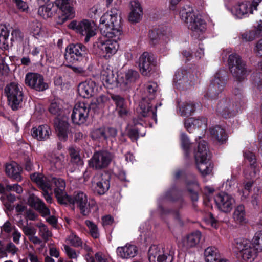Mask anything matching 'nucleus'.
<instances>
[{"label": "nucleus", "mask_w": 262, "mask_h": 262, "mask_svg": "<svg viewBox=\"0 0 262 262\" xmlns=\"http://www.w3.org/2000/svg\"><path fill=\"white\" fill-rule=\"evenodd\" d=\"M198 77L195 71L191 69L178 70L173 82L175 88L180 91L192 90L196 83Z\"/></svg>", "instance_id": "6e6552de"}, {"label": "nucleus", "mask_w": 262, "mask_h": 262, "mask_svg": "<svg viewBox=\"0 0 262 262\" xmlns=\"http://www.w3.org/2000/svg\"><path fill=\"white\" fill-rule=\"evenodd\" d=\"M181 142L182 148L184 151L186 156H187L190 146V142L187 136L184 133H182L181 135Z\"/></svg>", "instance_id": "680f3d73"}, {"label": "nucleus", "mask_w": 262, "mask_h": 262, "mask_svg": "<svg viewBox=\"0 0 262 262\" xmlns=\"http://www.w3.org/2000/svg\"><path fill=\"white\" fill-rule=\"evenodd\" d=\"M51 188L54 186V191L56 198L60 203H65L67 200L68 195L65 191L66 182L61 178H52L50 179Z\"/></svg>", "instance_id": "b1692460"}, {"label": "nucleus", "mask_w": 262, "mask_h": 262, "mask_svg": "<svg viewBox=\"0 0 262 262\" xmlns=\"http://www.w3.org/2000/svg\"><path fill=\"white\" fill-rule=\"evenodd\" d=\"M155 63V58L152 54L144 52L139 58V66L142 74L149 76L156 69Z\"/></svg>", "instance_id": "aec40b11"}, {"label": "nucleus", "mask_w": 262, "mask_h": 262, "mask_svg": "<svg viewBox=\"0 0 262 262\" xmlns=\"http://www.w3.org/2000/svg\"><path fill=\"white\" fill-rule=\"evenodd\" d=\"M195 103L191 101H186L179 106V113L181 116L188 117L191 116L195 111Z\"/></svg>", "instance_id": "ea45409f"}, {"label": "nucleus", "mask_w": 262, "mask_h": 262, "mask_svg": "<svg viewBox=\"0 0 262 262\" xmlns=\"http://www.w3.org/2000/svg\"><path fill=\"white\" fill-rule=\"evenodd\" d=\"M228 65L231 73L239 81L244 80L250 72L246 68L245 62L237 54H233L229 56Z\"/></svg>", "instance_id": "f8f14e48"}, {"label": "nucleus", "mask_w": 262, "mask_h": 262, "mask_svg": "<svg viewBox=\"0 0 262 262\" xmlns=\"http://www.w3.org/2000/svg\"><path fill=\"white\" fill-rule=\"evenodd\" d=\"M9 32L4 26H0V48L6 49L8 47Z\"/></svg>", "instance_id": "49530a36"}, {"label": "nucleus", "mask_w": 262, "mask_h": 262, "mask_svg": "<svg viewBox=\"0 0 262 262\" xmlns=\"http://www.w3.org/2000/svg\"><path fill=\"white\" fill-rule=\"evenodd\" d=\"M233 218L236 223L240 225L248 222L245 206L243 205H239L235 208L233 213Z\"/></svg>", "instance_id": "58836bf2"}, {"label": "nucleus", "mask_w": 262, "mask_h": 262, "mask_svg": "<svg viewBox=\"0 0 262 262\" xmlns=\"http://www.w3.org/2000/svg\"><path fill=\"white\" fill-rule=\"evenodd\" d=\"M85 224L89 228L91 236L94 238H98L100 234L97 226L90 220H86Z\"/></svg>", "instance_id": "603ef678"}, {"label": "nucleus", "mask_w": 262, "mask_h": 262, "mask_svg": "<svg viewBox=\"0 0 262 262\" xmlns=\"http://www.w3.org/2000/svg\"><path fill=\"white\" fill-rule=\"evenodd\" d=\"M56 10L53 8V4H48L40 6L38 8V14L44 19L53 16Z\"/></svg>", "instance_id": "a19ab883"}, {"label": "nucleus", "mask_w": 262, "mask_h": 262, "mask_svg": "<svg viewBox=\"0 0 262 262\" xmlns=\"http://www.w3.org/2000/svg\"><path fill=\"white\" fill-rule=\"evenodd\" d=\"M109 98L105 95H100L92 100L91 104L96 108H101L104 107L108 102Z\"/></svg>", "instance_id": "8fccbe9b"}, {"label": "nucleus", "mask_w": 262, "mask_h": 262, "mask_svg": "<svg viewBox=\"0 0 262 262\" xmlns=\"http://www.w3.org/2000/svg\"><path fill=\"white\" fill-rule=\"evenodd\" d=\"M112 159V155L107 151H97L89 160V163L90 166L99 169L107 167Z\"/></svg>", "instance_id": "a211bd4d"}, {"label": "nucleus", "mask_w": 262, "mask_h": 262, "mask_svg": "<svg viewBox=\"0 0 262 262\" xmlns=\"http://www.w3.org/2000/svg\"><path fill=\"white\" fill-rule=\"evenodd\" d=\"M138 73L133 69L128 70L125 73L124 77H122V79H119V83L127 85L132 82H134L138 78Z\"/></svg>", "instance_id": "c03bdc74"}, {"label": "nucleus", "mask_w": 262, "mask_h": 262, "mask_svg": "<svg viewBox=\"0 0 262 262\" xmlns=\"http://www.w3.org/2000/svg\"><path fill=\"white\" fill-rule=\"evenodd\" d=\"M64 250L66 254L71 259H77L79 255V252H76L75 250L70 247L68 245L64 246Z\"/></svg>", "instance_id": "774afa93"}, {"label": "nucleus", "mask_w": 262, "mask_h": 262, "mask_svg": "<svg viewBox=\"0 0 262 262\" xmlns=\"http://www.w3.org/2000/svg\"><path fill=\"white\" fill-rule=\"evenodd\" d=\"M244 156L250 162V164L244 171L245 180L238 186L237 191L242 199H246L248 196L253 185L256 183L257 180L254 182L253 179L259 172V170L257 169L255 156L253 152L245 151Z\"/></svg>", "instance_id": "f03ea898"}, {"label": "nucleus", "mask_w": 262, "mask_h": 262, "mask_svg": "<svg viewBox=\"0 0 262 262\" xmlns=\"http://www.w3.org/2000/svg\"><path fill=\"white\" fill-rule=\"evenodd\" d=\"M86 48L83 45L78 43L69 45L66 50L64 55L66 61L69 63H74L80 60L86 54Z\"/></svg>", "instance_id": "6ab92c4d"}, {"label": "nucleus", "mask_w": 262, "mask_h": 262, "mask_svg": "<svg viewBox=\"0 0 262 262\" xmlns=\"http://www.w3.org/2000/svg\"><path fill=\"white\" fill-rule=\"evenodd\" d=\"M37 227L39 228V235L44 240H48L49 238L52 236V233L47 227L42 223L38 224Z\"/></svg>", "instance_id": "052dcab7"}, {"label": "nucleus", "mask_w": 262, "mask_h": 262, "mask_svg": "<svg viewBox=\"0 0 262 262\" xmlns=\"http://www.w3.org/2000/svg\"><path fill=\"white\" fill-rule=\"evenodd\" d=\"M100 30L104 37L121 36L122 30L120 26L119 11L116 8L104 13L100 19Z\"/></svg>", "instance_id": "f257e3e1"}, {"label": "nucleus", "mask_w": 262, "mask_h": 262, "mask_svg": "<svg viewBox=\"0 0 262 262\" xmlns=\"http://www.w3.org/2000/svg\"><path fill=\"white\" fill-rule=\"evenodd\" d=\"M69 152L71 156L72 162L77 164H81L82 161L78 149L73 147H70L69 148Z\"/></svg>", "instance_id": "4d7b16f0"}, {"label": "nucleus", "mask_w": 262, "mask_h": 262, "mask_svg": "<svg viewBox=\"0 0 262 262\" xmlns=\"http://www.w3.org/2000/svg\"><path fill=\"white\" fill-rule=\"evenodd\" d=\"M158 88L157 83L155 82H149L146 86V92L148 94L147 100L150 101L155 98V93Z\"/></svg>", "instance_id": "864d4df0"}, {"label": "nucleus", "mask_w": 262, "mask_h": 262, "mask_svg": "<svg viewBox=\"0 0 262 262\" xmlns=\"http://www.w3.org/2000/svg\"><path fill=\"white\" fill-rule=\"evenodd\" d=\"M216 112L224 118L230 117L234 115L238 110H231V103L229 100H222L218 103Z\"/></svg>", "instance_id": "e433bc0d"}, {"label": "nucleus", "mask_w": 262, "mask_h": 262, "mask_svg": "<svg viewBox=\"0 0 262 262\" xmlns=\"http://www.w3.org/2000/svg\"><path fill=\"white\" fill-rule=\"evenodd\" d=\"M61 100L59 99H55L51 103L49 111L54 115H59L61 114L62 111V106L61 104Z\"/></svg>", "instance_id": "de8ad7c7"}, {"label": "nucleus", "mask_w": 262, "mask_h": 262, "mask_svg": "<svg viewBox=\"0 0 262 262\" xmlns=\"http://www.w3.org/2000/svg\"><path fill=\"white\" fill-rule=\"evenodd\" d=\"M70 125L66 120H56L55 122V130L60 140L65 141L67 140L70 133Z\"/></svg>", "instance_id": "473e14b6"}, {"label": "nucleus", "mask_w": 262, "mask_h": 262, "mask_svg": "<svg viewBox=\"0 0 262 262\" xmlns=\"http://www.w3.org/2000/svg\"><path fill=\"white\" fill-rule=\"evenodd\" d=\"M107 39L100 38L98 40L94 46L98 49V52L105 58H109L114 55L118 51L119 45L118 41L120 36L106 37Z\"/></svg>", "instance_id": "9d476101"}, {"label": "nucleus", "mask_w": 262, "mask_h": 262, "mask_svg": "<svg viewBox=\"0 0 262 262\" xmlns=\"http://www.w3.org/2000/svg\"><path fill=\"white\" fill-rule=\"evenodd\" d=\"M25 81L27 85L37 91H43L48 88V84L44 81L43 77L38 73H27Z\"/></svg>", "instance_id": "4be33fe9"}, {"label": "nucleus", "mask_w": 262, "mask_h": 262, "mask_svg": "<svg viewBox=\"0 0 262 262\" xmlns=\"http://www.w3.org/2000/svg\"><path fill=\"white\" fill-rule=\"evenodd\" d=\"M90 110L89 105L84 102L76 103L71 114L73 123L79 125L84 124L88 118Z\"/></svg>", "instance_id": "dca6fc26"}, {"label": "nucleus", "mask_w": 262, "mask_h": 262, "mask_svg": "<svg viewBox=\"0 0 262 262\" xmlns=\"http://www.w3.org/2000/svg\"><path fill=\"white\" fill-rule=\"evenodd\" d=\"M254 11H259L262 15V0L242 2L232 8V13L236 17L242 18L253 14Z\"/></svg>", "instance_id": "1a4fd4ad"}, {"label": "nucleus", "mask_w": 262, "mask_h": 262, "mask_svg": "<svg viewBox=\"0 0 262 262\" xmlns=\"http://www.w3.org/2000/svg\"><path fill=\"white\" fill-rule=\"evenodd\" d=\"M66 241L68 243L74 247H79L82 246V244L81 239L73 233H71L67 237Z\"/></svg>", "instance_id": "13d9d810"}, {"label": "nucleus", "mask_w": 262, "mask_h": 262, "mask_svg": "<svg viewBox=\"0 0 262 262\" xmlns=\"http://www.w3.org/2000/svg\"><path fill=\"white\" fill-rule=\"evenodd\" d=\"M202 238V234L199 231H195L187 234L182 238L183 246L187 249L197 247Z\"/></svg>", "instance_id": "c85d7f7f"}, {"label": "nucleus", "mask_w": 262, "mask_h": 262, "mask_svg": "<svg viewBox=\"0 0 262 262\" xmlns=\"http://www.w3.org/2000/svg\"><path fill=\"white\" fill-rule=\"evenodd\" d=\"M68 27L76 33L85 36V42H88L90 38L96 34V26L94 21L89 19H83L79 21L73 20Z\"/></svg>", "instance_id": "9b49d317"}, {"label": "nucleus", "mask_w": 262, "mask_h": 262, "mask_svg": "<svg viewBox=\"0 0 262 262\" xmlns=\"http://www.w3.org/2000/svg\"><path fill=\"white\" fill-rule=\"evenodd\" d=\"M130 13L128 19L132 23H137L142 18L143 11L139 1L134 0L130 2Z\"/></svg>", "instance_id": "7c9ffc66"}, {"label": "nucleus", "mask_w": 262, "mask_h": 262, "mask_svg": "<svg viewBox=\"0 0 262 262\" xmlns=\"http://www.w3.org/2000/svg\"><path fill=\"white\" fill-rule=\"evenodd\" d=\"M194 158L197 168L203 176L210 174L212 173L213 165L211 161L210 154L208 152L206 142L200 141Z\"/></svg>", "instance_id": "20e7f679"}, {"label": "nucleus", "mask_w": 262, "mask_h": 262, "mask_svg": "<svg viewBox=\"0 0 262 262\" xmlns=\"http://www.w3.org/2000/svg\"><path fill=\"white\" fill-rule=\"evenodd\" d=\"M17 8L21 12H28L29 9L28 4L23 0H12Z\"/></svg>", "instance_id": "e2e57ef3"}, {"label": "nucleus", "mask_w": 262, "mask_h": 262, "mask_svg": "<svg viewBox=\"0 0 262 262\" xmlns=\"http://www.w3.org/2000/svg\"><path fill=\"white\" fill-rule=\"evenodd\" d=\"M134 124H135L134 123ZM135 126L137 125L134 124ZM139 128L136 126L128 125L126 127V133L132 140H137L140 135L141 136L145 135V133H139Z\"/></svg>", "instance_id": "09e8293b"}, {"label": "nucleus", "mask_w": 262, "mask_h": 262, "mask_svg": "<svg viewBox=\"0 0 262 262\" xmlns=\"http://www.w3.org/2000/svg\"><path fill=\"white\" fill-rule=\"evenodd\" d=\"M110 176L107 173L96 174L92 181L94 190L100 195L105 194L110 187Z\"/></svg>", "instance_id": "412c9836"}, {"label": "nucleus", "mask_w": 262, "mask_h": 262, "mask_svg": "<svg viewBox=\"0 0 262 262\" xmlns=\"http://www.w3.org/2000/svg\"><path fill=\"white\" fill-rule=\"evenodd\" d=\"M210 134L213 141L217 144L225 143L227 139L225 130L220 126H215L210 128Z\"/></svg>", "instance_id": "f704fd0d"}, {"label": "nucleus", "mask_w": 262, "mask_h": 262, "mask_svg": "<svg viewBox=\"0 0 262 262\" xmlns=\"http://www.w3.org/2000/svg\"><path fill=\"white\" fill-rule=\"evenodd\" d=\"M236 184V180L235 178L232 177L230 179H227V181L224 183L223 185L226 191L231 192L235 189Z\"/></svg>", "instance_id": "69168bd1"}, {"label": "nucleus", "mask_w": 262, "mask_h": 262, "mask_svg": "<svg viewBox=\"0 0 262 262\" xmlns=\"http://www.w3.org/2000/svg\"><path fill=\"white\" fill-rule=\"evenodd\" d=\"M30 178L41 189L49 188L50 178L44 177L42 174L34 173L30 175Z\"/></svg>", "instance_id": "79ce46f5"}, {"label": "nucleus", "mask_w": 262, "mask_h": 262, "mask_svg": "<svg viewBox=\"0 0 262 262\" xmlns=\"http://www.w3.org/2000/svg\"><path fill=\"white\" fill-rule=\"evenodd\" d=\"M20 88L21 86L17 82H12L5 89L9 104L13 110L17 108L23 100V93Z\"/></svg>", "instance_id": "ddd939ff"}, {"label": "nucleus", "mask_w": 262, "mask_h": 262, "mask_svg": "<svg viewBox=\"0 0 262 262\" xmlns=\"http://www.w3.org/2000/svg\"><path fill=\"white\" fill-rule=\"evenodd\" d=\"M181 19L185 22L193 33V35L199 37L206 30V24L201 16L195 15L192 7L186 6L180 11Z\"/></svg>", "instance_id": "7ed1b4c3"}, {"label": "nucleus", "mask_w": 262, "mask_h": 262, "mask_svg": "<svg viewBox=\"0 0 262 262\" xmlns=\"http://www.w3.org/2000/svg\"><path fill=\"white\" fill-rule=\"evenodd\" d=\"M32 136L39 141L45 140L48 139L51 134L50 127L46 125H41L34 127L31 129Z\"/></svg>", "instance_id": "2f4dec72"}, {"label": "nucleus", "mask_w": 262, "mask_h": 262, "mask_svg": "<svg viewBox=\"0 0 262 262\" xmlns=\"http://www.w3.org/2000/svg\"><path fill=\"white\" fill-rule=\"evenodd\" d=\"M97 90L96 82L89 79L82 82L78 85V92L79 95L83 98H89L93 96Z\"/></svg>", "instance_id": "393cba45"}, {"label": "nucleus", "mask_w": 262, "mask_h": 262, "mask_svg": "<svg viewBox=\"0 0 262 262\" xmlns=\"http://www.w3.org/2000/svg\"><path fill=\"white\" fill-rule=\"evenodd\" d=\"M28 205L34 208L43 217L50 214V210L42 200L34 194H30L28 198Z\"/></svg>", "instance_id": "a878e982"}, {"label": "nucleus", "mask_w": 262, "mask_h": 262, "mask_svg": "<svg viewBox=\"0 0 262 262\" xmlns=\"http://www.w3.org/2000/svg\"><path fill=\"white\" fill-rule=\"evenodd\" d=\"M206 262H215L220 259L219 250L214 247H209L204 251Z\"/></svg>", "instance_id": "a18cd8bd"}, {"label": "nucleus", "mask_w": 262, "mask_h": 262, "mask_svg": "<svg viewBox=\"0 0 262 262\" xmlns=\"http://www.w3.org/2000/svg\"><path fill=\"white\" fill-rule=\"evenodd\" d=\"M224 73L225 72L223 71L215 74L209 85V91L205 96L208 99H216L217 95L223 91L225 84Z\"/></svg>", "instance_id": "2eb2a0df"}, {"label": "nucleus", "mask_w": 262, "mask_h": 262, "mask_svg": "<svg viewBox=\"0 0 262 262\" xmlns=\"http://www.w3.org/2000/svg\"><path fill=\"white\" fill-rule=\"evenodd\" d=\"M207 123V120L205 117H201L198 118H189L185 120L184 126L185 128L191 133L197 128H205Z\"/></svg>", "instance_id": "cd10ccee"}, {"label": "nucleus", "mask_w": 262, "mask_h": 262, "mask_svg": "<svg viewBox=\"0 0 262 262\" xmlns=\"http://www.w3.org/2000/svg\"><path fill=\"white\" fill-rule=\"evenodd\" d=\"M159 209L161 213V217L163 220L165 219V215H168L170 217H174L176 220L180 221V215L178 211L165 210L162 208H160Z\"/></svg>", "instance_id": "0e129e2a"}, {"label": "nucleus", "mask_w": 262, "mask_h": 262, "mask_svg": "<svg viewBox=\"0 0 262 262\" xmlns=\"http://www.w3.org/2000/svg\"><path fill=\"white\" fill-rule=\"evenodd\" d=\"M137 247L130 243L118 247L116 249L117 256L122 259H129L135 257L138 253Z\"/></svg>", "instance_id": "bb28decb"}, {"label": "nucleus", "mask_w": 262, "mask_h": 262, "mask_svg": "<svg viewBox=\"0 0 262 262\" xmlns=\"http://www.w3.org/2000/svg\"><path fill=\"white\" fill-rule=\"evenodd\" d=\"M91 137L94 139H105V128L93 129L91 132Z\"/></svg>", "instance_id": "bf43d9fd"}, {"label": "nucleus", "mask_w": 262, "mask_h": 262, "mask_svg": "<svg viewBox=\"0 0 262 262\" xmlns=\"http://www.w3.org/2000/svg\"><path fill=\"white\" fill-rule=\"evenodd\" d=\"M42 195L45 199L46 201L48 203H52V188L50 184H49V188L42 189Z\"/></svg>", "instance_id": "338daca9"}, {"label": "nucleus", "mask_w": 262, "mask_h": 262, "mask_svg": "<svg viewBox=\"0 0 262 262\" xmlns=\"http://www.w3.org/2000/svg\"><path fill=\"white\" fill-rule=\"evenodd\" d=\"M251 241L258 252H262V231L256 232Z\"/></svg>", "instance_id": "3c124183"}, {"label": "nucleus", "mask_w": 262, "mask_h": 262, "mask_svg": "<svg viewBox=\"0 0 262 262\" xmlns=\"http://www.w3.org/2000/svg\"><path fill=\"white\" fill-rule=\"evenodd\" d=\"M171 37V34L169 31L158 34L157 40L156 39L152 38L150 36L152 45H155L157 42L159 44L158 48L161 53H164L168 50V48L165 46V45L170 40Z\"/></svg>", "instance_id": "c9c22d12"}, {"label": "nucleus", "mask_w": 262, "mask_h": 262, "mask_svg": "<svg viewBox=\"0 0 262 262\" xmlns=\"http://www.w3.org/2000/svg\"><path fill=\"white\" fill-rule=\"evenodd\" d=\"M51 164L56 170H61L64 168V157H54L51 160Z\"/></svg>", "instance_id": "6e6d98bb"}, {"label": "nucleus", "mask_w": 262, "mask_h": 262, "mask_svg": "<svg viewBox=\"0 0 262 262\" xmlns=\"http://www.w3.org/2000/svg\"><path fill=\"white\" fill-rule=\"evenodd\" d=\"M188 191L190 193V197L192 201L194 202L198 200V195L195 191L199 188L198 183L194 181L188 184Z\"/></svg>", "instance_id": "5fc2aeb1"}, {"label": "nucleus", "mask_w": 262, "mask_h": 262, "mask_svg": "<svg viewBox=\"0 0 262 262\" xmlns=\"http://www.w3.org/2000/svg\"><path fill=\"white\" fill-rule=\"evenodd\" d=\"M70 0H55L54 4L61 11L56 22L58 24H62L68 19L75 17V10L70 5Z\"/></svg>", "instance_id": "f3484780"}, {"label": "nucleus", "mask_w": 262, "mask_h": 262, "mask_svg": "<svg viewBox=\"0 0 262 262\" xmlns=\"http://www.w3.org/2000/svg\"><path fill=\"white\" fill-rule=\"evenodd\" d=\"M149 101L147 98H143L140 101L137 108V112L139 115V118L133 120V123L135 125L146 126L148 124L151 126L152 121L157 123V106L152 108Z\"/></svg>", "instance_id": "39448f33"}, {"label": "nucleus", "mask_w": 262, "mask_h": 262, "mask_svg": "<svg viewBox=\"0 0 262 262\" xmlns=\"http://www.w3.org/2000/svg\"><path fill=\"white\" fill-rule=\"evenodd\" d=\"M100 78L103 84L107 87L114 86L119 83V80H117L113 70L110 68H103L100 72Z\"/></svg>", "instance_id": "c756f323"}, {"label": "nucleus", "mask_w": 262, "mask_h": 262, "mask_svg": "<svg viewBox=\"0 0 262 262\" xmlns=\"http://www.w3.org/2000/svg\"><path fill=\"white\" fill-rule=\"evenodd\" d=\"M149 262H172L173 256L163 248L156 245H151L148 252Z\"/></svg>", "instance_id": "4468645a"}, {"label": "nucleus", "mask_w": 262, "mask_h": 262, "mask_svg": "<svg viewBox=\"0 0 262 262\" xmlns=\"http://www.w3.org/2000/svg\"><path fill=\"white\" fill-rule=\"evenodd\" d=\"M29 30L31 33L36 38H38L45 34V30L42 24L36 20L32 21L30 24Z\"/></svg>", "instance_id": "37998d69"}, {"label": "nucleus", "mask_w": 262, "mask_h": 262, "mask_svg": "<svg viewBox=\"0 0 262 262\" xmlns=\"http://www.w3.org/2000/svg\"><path fill=\"white\" fill-rule=\"evenodd\" d=\"M233 250L235 253L241 257L243 260L247 262L254 261L259 253L252 242L245 238L235 239Z\"/></svg>", "instance_id": "423d86ee"}, {"label": "nucleus", "mask_w": 262, "mask_h": 262, "mask_svg": "<svg viewBox=\"0 0 262 262\" xmlns=\"http://www.w3.org/2000/svg\"><path fill=\"white\" fill-rule=\"evenodd\" d=\"M233 250L235 253L241 257L243 260L247 262L254 261L259 253L252 242L245 238L235 239Z\"/></svg>", "instance_id": "0eeeda50"}, {"label": "nucleus", "mask_w": 262, "mask_h": 262, "mask_svg": "<svg viewBox=\"0 0 262 262\" xmlns=\"http://www.w3.org/2000/svg\"><path fill=\"white\" fill-rule=\"evenodd\" d=\"M6 173L10 178H11L17 181H21L20 172L21 167L15 162H12L6 165Z\"/></svg>", "instance_id": "4c0bfd02"}, {"label": "nucleus", "mask_w": 262, "mask_h": 262, "mask_svg": "<svg viewBox=\"0 0 262 262\" xmlns=\"http://www.w3.org/2000/svg\"><path fill=\"white\" fill-rule=\"evenodd\" d=\"M74 204H77L81 213L84 215H87L90 211V203H88V199L86 194L83 192H78L74 196Z\"/></svg>", "instance_id": "72a5a7b5"}, {"label": "nucleus", "mask_w": 262, "mask_h": 262, "mask_svg": "<svg viewBox=\"0 0 262 262\" xmlns=\"http://www.w3.org/2000/svg\"><path fill=\"white\" fill-rule=\"evenodd\" d=\"M214 201L218 209L224 212H229L235 204L234 199L225 192H221L214 197Z\"/></svg>", "instance_id": "5701e85b"}]
</instances>
